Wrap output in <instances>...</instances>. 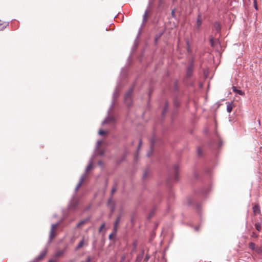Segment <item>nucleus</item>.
Wrapping results in <instances>:
<instances>
[{
	"instance_id": "obj_6",
	"label": "nucleus",
	"mask_w": 262,
	"mask_h": 262,
	"mask_svg": "<svg viewBox=\"0 0 262 262\" xmlns=\"http://www.w3.org/2000/svg\"><path fill=\"white\" fill-rule=\"evenodd\" d=\"M253 212L255 215L260 213V206L258 204H255L252 208Z\"/></svg>"
},
{
	"instance_id": "obj_33",
	"label": "nucleus",
	"mask_w": 262,
	"mask_h": 262,
	"mask_svg": "<svg viewBox=\"0 0 262 262\" xmlns=\"http://www.w3.org/2000/svg\"><path fill=\"white\" fill-rule=\"evenodd\" d=\"M149 258V256L148 255H146L145 260L147 261Z\"/></svg>"
},
{
	"instance_id": "obj_23",
	"label": "nucleus",
	"mask_w": 262,
	"mask_h": 262,
	"mask_svg": "<svg viewBox=\"0 0 262 262\" xmlns=\"http://www.w3.org/2000/svg\"><path fill=\"white\" fill-rule=\"evenodd\" d=\"M119 221H120V217H118L116 220V222L114 224V229H117V228H118V226H117V225L119 223Z\"/></svg>"
},
{
	"instance_id": "obj_5",
	"label": "nucleus",
	"mask_w": 262,
	"mask_h": 262,
	"mask_svg": "<svg viewBox=\"0 0 262 262\" xmlns=\"http://www.w3.org/2000/svg\"><path fill=\"white\" fill-rule=\"evenodd\" d=\"M47 251H48L47 248H44L41 251V252H40L39 255L37 257L36 259L37 260H40L44 258V257L46 256V254L47 253Z\"/></svg>"
},
{
	"instance_id": "obj_13",
	"label": "nucleus",
	"mask_w": 262,
	"mask_h": 262,
	"mask_svg": "<svg viewBox=\"0 0 262 262\" xmlns=\"http://www.w3.org/2000/svg\"><path fill=\"white\" fill-rule=\"evenodd\" d=\"M232 89H233V91L234 92H235V93L238 94V95H242V96H243L245 95V93L244 92H243L242 91L240 90H238L236 89V88L235 86H233L232 87Z\"/></svg>"
},
{
	"instance_id": "obj_42",
	"label": "nucleus",
	"mask_w": 262,
	"mask_h": 262,
	"mask_svg": "<svg viewBox=\"0 0 262 262\" xmlns=\"http://www.w3.org/2000/svg\"><path fill=\"white\" fill-rule=\"evenodd\" d=\"M49 262H53L52 260H50Z\"/></svg>"
},
{
	"instance_id": "obj_16",
	"label": "nucleus",
	"mask_w": 262,
	"mask_h": 262,
	"mask_svg": "<svg viewBox=\"0 0 262 262\" xmlns=\"http://www.w3.org/2000/svg\"><path fill=\"white\" fill-rule=\"evenodd\" d=\"M9 25L8 22H3L0 20V30H2L3 29L6 28L7 26Z\"/></svg>"
},
{
	"instance_id": "obj_3",
	"label": "nucleus",
	"mask_w": 262,
	"mask_h": 262,
	"mask_svg": "<svg viewBox=\"0 0 262 262\" xmlns=\"http://www.w3.org/2000/svg\"><path fill=\"white\" fill-rule=\"evenodd\" d=\"M133 91V88H130L124 96V102L127 106H131L132 104V94Z\"/></svg>"
},
{
	"instance_id": "obj_40",
	"label": "nucleus",
	"mask_w": 262,
	"mask_h": 262,
	"mask_svg": "<svg viewBox=\"0 0 262 262\" xmlns=\"http://www.w3.org/2000/svg\"><path fill=\"white\" fill-rule=\"evenodd\" d=\"M90 260V257H88V261H89Z\"/></svg>"
},
{
	"instance_id": "obj_12",
	"label": "nucleus",
	"mask_w": 262,
	"mask_h": 262,
	"mask_svg": "<svg viewBox=\"0 0 262 262\" xmlns=\"http://www.w3.org/2000/svg\"><path fill=\"white\" fill-rule=\"evenodd\" d=\"M89 220V218L81 220L80 222H79L78 223H77V228L82 227V225L85 224Z\"/></svg>"
},
{
	"instance_id": "obj_18",
	"label": "nucleus",
	"mask_w": 262,
	"mask_h": 262,
	"mask_svg": "<svg viewBox=\"0 0 262 262\" xmlns=\"http://www.w3.org/2000/svg\"><path fill=\"white\" fill-rule=\"evenodd\" d=\"M258 231H259V230H255L254 231L252 232L251 236L252 238H256L258 237Z\"/></svg>"
},
{
	"instance_id": "obj_39",
	"label": "nucleus",
	"mask_w": 262,
	"mask_h": 262,
	"mask_svg": "<svg viewBox=\"0 0 262 262\" xmlns=\"http://www.w3.org/2000/svg\"><path fill=\"white\" fill-rule=\"evenodd\" d=\"M146 176V172H145V173H144L143 177H144V178H145Z\"/></svg>"
},
{
	"instance_id": "obj_44",
	"label": "nucleus",
	"mask_w": 262,
	"mask_h": 262,
	"mask_svg": "<svg viewBox=\"0 0 262 262\" xmlns=\"http://www.w3.org/2000/svg\"><path fill=\"white\" fill-rule=\"evenodd\" d=\"M152 215V214H151L149 217H151Z\"/></svg>"
},
{
	"instance_id": "obj_22",
	"label": "nucleus",
	"mask_w": 262,
	"mask_h": 262,
	"mask_svg": "<svg viewBox=\"0 0 262 262\" xmlns=\"http://www.w3.org/2000/svg\"><path fill=\"white\" fill-rule=\"evenodd\" d=\"M116 230H114V231L113 232H112L111 234H110L109 238L111 240H112L115 238L116 235Z\"/></svg>"
},
{
	"instance_id": "obj_32",
	"label": "nucleus",
	"mask_w": 262,
	"mask_h": 262,
	"mask_svg": "<svg viewBox=\"0 0 262 262\" xmlns=\"http://www.w3.org/2000/svg\"><path fill=\"white\" fill-rule=\"evenodd\" d=\"M116 189L115 188H113L112 189V193L113 194L114 192H115L116 191Z\"/></svg>"
},
{
	"instance_id": "obj_8",
	"label": "nucleus",
	"mask_w": 262,
	"mask_h": 262,
	"mask_svg": "<svg viewBox=\"0 0 262 262\" xmlns=\"http://www.w3.org/2000/svg\"><path fill=\"white\" fill-rule=\"evenodd\" d=\"M57 230H51L50 233V237H49V242H51V241L57 235Z\"/></svg>"
},
{
	"instance_id": "obj_31",
	"label": "nucleus",
	"mask_w": 262,
	"mask_h": 262,
	"mask_svg": "<svg viewBox=\"0 0 262 262\" xmlns=\"http://www.w3.org/2000/svg\"><path fill=\"white\" fill-rule=\"evenodd\" d=\"M141 144H142V141L140 140V142H139V146H138V150H139V149H140V147H141Z\"/></svg>"
},
{
	"instance_id": "obj_7",
	"label": "nucleus",
	"mask_w": 262,
	"mask_h": 262,
	"mask_svg": "<svg viewBox=\"0 0 262 262\" xmlns=\"http://www.w3.org/2000/svg\"><path fill=\"white\" fill-rule=\"evenodd\" d=\"M193 73V70H192V65H190L187 69V72H186V75L188 78L190 77Z\"/></svg>"
},
{
	"instance_id": "obj_20",
	"label": "nucleus",
	"mask_w": 262,
	"mask_h": 262,
	"mask_svg": "<svg viewBox=\"0 0 262 262\" xmlns=\"http://www.w3.org/2000/svg\"><path fill=\"white\" fill-rule=\"evenodd\" d=\"M148 15V10H146L143 16V24L147 20V15Z\"/></svg>"
},
{
	"instance_id": "obj_38",
	"label": "nucleus",
	"mask_w": 262,
	"mask_h": 262,
	"mask_svg": "<svg viewBox=\"0 0 262 262\" xmlns=\"http://www.w3.org/2000/svg\"><path fill=\"white\" fill-rule=\"evenodd\" d=\"M171 14H172V15L173 16L174 15V10L172 11L171 12Z\"/></svg>"
},
{
	"instance_id": "obj_29",
	"label": "nucleus",
	"mask_w": 262,
	"mask_h": 262,
	"mask_svg": "<svg viewBox=\"0 0 262 262\" xmlns=\"http://www.w3.org/2000/svg\"><path fill=\"white\" fill-rule=\"evenodd\" d=\"M75 207H76V205L75 204H73V201H71V203H70V207L74 208Z\"/></svg>"
},
{
	"instance_id": "obj_4",
	"label": "nucleus",
	"mask_w": 262,
	"mask_h": 262,
	"mask_svg": "<svg viewBox=\"0 0 262 262\" xmlns=\"http://www.w3.org/2000/svg\"><path fill=\"white\" fill-rule=\"evenodd\" d=\"M102 142V141L98 140L97 142L96 145L95 151V152L96 153V154H97L98 155H102L103 154V151H98V149H99L100 145L101 144Z\"/></svg>"
},
{
	"instance_id": "obj_24",
	"label": "nucleus",
	"mask_w": 262,
	"mask_h": 262,
	"mask_svg": "<svg viewBox=\"0 0 262 262\" xmlns=\"http://www.w3.org/2000/svg\"><path fill=\"white\" fill-rule=\"evenodd\" d=\"M249 247L251 250H255V244L251 242L249 244Z\"/></svg>"
},
{
	"instance_id": "obj_15",
	"label": "nucleus",
	"mask_w": 262,
	"mask_h": 262,
	"mask_svg": "<svg viewBox=\"0 0 262 262\" xmlns=\"http://www.w3.org/2000/svg\"><path fill=\"white\" fill-rule=\"evenodd\" d=\"M214 29L217 31H220L221 29V27L220 23L217 21H215L213 25Z\"/></svg>"
},
{
	"instance_id": "obj_43",
	"label": "nucleus",
	"mask_w": 262,
	"mask_h": 262,
	"mask_svg": "<svg viewBox=\"0 0 262 262\" xmlns=\"http://www.w3.org/2000/svg\"><path fill=\"white\" fill-rule=\"evenodd\" d=\"M150 4H151V2H149V4L150 5Z\"/></svg>"
},
{
	"instance_id": "obj_17",
	"label": "nucleus",
	"mask_w": 262,
	"mask_h": 262,
	"mask_svg": "<svg viewBox=\"0 0 262 262\" xmlns=\"http://www.w3.org/2000/svg\"><path fill=\"white\" fill-rule=\"evenodd\" d=\"M64 250H58L57 251L55 254V256L56 257H59L61 256H62L63 253H64Z\"/></svg>"
},
{
	"instance_id": "obj_41",
	"label": "nucleus",
	"mask_w": 262,
	"mask_h": 262,
	"mask_svg": "<svg viewBox=\"0 0 262 262\" xmlns=\"http://www.w3.org/2000/svg\"><path fill=\"white\" fill-rule=\"evenodd\" d=\"M256 250V251L258 252V251H259V249H256V250Z\"/></svg>"
},
{
	"instance_id": "obj_37",
	"label": "nucleus",
	"mask_w": 262,
	"mask_h": 262,
	"mask_svg": "<svg viewBox=\"0 0 262 262\" xmlns=\"http://www.w3.org/2000/svg\"><path fill=\"white\" fill-rule=\"evenodd\" d=\"M255 225H256V228H257V229H258V228L259 227H258V225L257 224H255Z\"/></svg>"
},
{
	"instance_id": "obj_35",
	"label": "nucleus",
	"mask_w": 262,
	"mask_h": 262,
	"mask_svg": "<svg viewBox=\"0 0 262 262\" xmlns=\"http://www.w3.org/2000/svg\"><path fill=\"white\" fill-rule=\"evenodd\" d=\"M198 154H200V153H201V151H200V148H198Z\"/></svg>"
},
{
	"instance_id": "obj_14",
	"label": "nucleus",
	"mask_w": 262,
	"mask_h": 262,
	"mask_svg": "<svg viewBox=\"0 0 262 262\" xmlns=\"http://www.w3.org/2000/svg\"><path fill=\"white\" fill-rule=\"evenodd\" d=\"M201 24H202V18H201V16L200 15H199L198 16V18H197V21H196V27L198 28V29H199L200 27H201Z\"/></svg>"
},
{
	"instance_id": "obj_1",
	"label": "nucleus",
	"mask_w": 262,
	"mask_h": 262,
	"mask_svg": "<svg viewBox=\"0 0 262 262\" xmlns=\"http://www.w3.org/2000/svg\"><path fill=\"white\" fill-rule=\"evenodd\" d=\"M119 90L118 89V88H116L113 93L112 104L107 112V117L102 122V124L105 123H109L110 122H113L115 121V118L113 116H111V111H112V110L113 109L115 100L119 96Z\"/></svg>"
},
{
	"instance_id": "obj_36",
	"label": "nucleus",
	"mask_w": 262,
	"mask_h": 262,
	"mask_svg": "<svg viewBox=\"0 0 262 262\" xmlns=\"http://www.w3.org/2000/svg\"><path fill=\"white\" fill-rule=\"evenodd\" d=\"M99 165L101 166L102 165V162L101 161H99Z\"/></svg>"
},
{
	"instance_id": "obj_26",
	"label": "nucleus",
	"mask_w": 262,
	"mask_h": 262,
	"mask_svg": "<svg viewBox=\"0 0 262 262\" xmlns=\"http://www.w3.org/2000/svg\"><path fill=\"white\" fill-rule=\"evenodd\" d=\"M167 108H168V103L166 102L165 103V107L162 112V115H164V114L166 113Z\"/></svg>"
},
{
	"instance_id": "obj_11",
	"label": "nucleus",
	"mask_w": 262,
	"mask_h": 262,
	"mask_svg": "<svg viewBox=\"0 0 262 262\" xmlns=\"http://www.w3.org/2000/svg\"><path fill=\"white\" fill-rule=\"evenodd\" d=\"M227 111L228 112V113H230L232 109H233V102H227Z\"/></svg>"
},
{
	"instance_id": "obj_30",
	"label": "nucleus",
	"mask_w": 262,
	"mask_h": 262,
	"mask_svg": "<svg viewBox=\"0 0 262 262\" xmlns=\"http://www.w3.org/2000/svg\"><path fill=\"white\" fill-rule=\"evenodd\" d=\"M104 227V225L102 224L100 226L99 229H100V230L103 229Z\"/></svg>"
},
{
	"instance_id": "obj_2",
	"label": "nucleus",
	"mask_w": 262,
	"mask_h": 262,
	"mask_svg": "<svg viewBox=\"0 0 262 262\" xmlns=\"http://www.w3.org/2000/svg\"><path fill=\"white\" fill-rule=\"evenodd\" d=\"M93 158H92L90 160L89 163L88 165L87 166V167H86V169H85V173H84L82 176H81V177H80V179L79 180V181L78 183L77 184V186H76V187L75 188V192L79 189V188H80V187L82 185L83 182L84 181V180L85 179V178L86 173L89 170H90L92 168V165H93Z\"/></svg>"
},
{
	"instance_id": "obj_19",
	"label": "nucleus",
	"mask_w": 262,
	"mask_h": 262,
	"mask_svg": "<svg viewBox=\"0 0 262 262\" xmlns=\"http://www.w3.org/2000/svg\"><path fill=\"white\" fill-rule=\"evenodd\" d=\"M107 205L110 207V208L111 209V211H113V210L114 209V205L112 202V200L111 199H110L108 200V203H107Z\"/></svg>"
},
{
	"instance_id": "obj_28",
	"label": "nucleus",
	"mask_w": 262,
	"mask_h": 262,
	"mask_svg": "<svg viewBox=\"0 0 262 262\" xmlns=\"http://www.w3.org/2000/svg\"><path fill=\"white\" fill-rule=\"evenodd\" d=\"M105 134V132L103 130H101V129H100L99 131V134L101 136H102L103 135H104Z\"/></svg>"
},
{
	"instance_id": "obj_10",
	"label": "nucleus",
	"mask_w": 262,
	"mask_h": 262,
	"mask_svg": "<svg viewBox=\"0 0 262 262\" xmlns=\"http://www.w3.org/2000/svg\"><path fill=\"white\" fill-rule=\"evenodd\" d=\"M173 170H174V176L173 179L174 181H177L178 180V166L174 165L173 167Z\"/></svg>"
},
{
	"instance_id": "obj_34",
	"label": "nucleus",
	"mask_w": 262,
	"mask_h": 262,
	"mask_svg": "<svg viewBox=\"0 0 262 262\" xmlns=\"http://www.w3.org/2000/svg\"><path fill=\"white\" fill-rule=\"evenodd\" d=\"M210 43H211V46H213V39H210Z\"/></svg>"
},
{
	"instance_id": "obj_21",
	"label": "nucleus",
	"mask_w": 262,
	"mask_h": 262,
	"mask_svg": "<svg viewBox=\"0 0 262 262\" xmlns=\"http://www.w3.org/2000/svg\"><path fill=\"white\" fill-rule=\"evenodd\" d=\"M143 256V251H142V252L141 254H139L138 255V256L137 257V261L138 262H140L142 259Z\"/></svg>"
},
{
	"instance_id": "obj_9",
	"label": "nucleus",
	"mask_w": 262,
	"mask_h": 262,
	"mask_svg": "<svg viewBox=\"0 0 262 262\" xmlns=\"http://www.w3.org/2000/svg\"><path fill=\"white\" fill-rule=\"evenodd\" d=\"M85 243H86V241L85 240L84 238H83V239L78 243L75 249L78 250L81 248L83 246Z\"/></svg>"
},
{
	"instance_id": "obj_27",
	"label": "nucleus",
	"mask_w": 262,
	"mask_h": 262,
	"mask_svg": "<svg viewBox=\"0 0 262 262\" xmlns=\"http://www.w3.org/2000/svg\"><path fill=\"white\" fill-rule=\"evenodd\" d=\"M58 225V223L52 224L51 226V229H55Z\"/></svg>"
},
{
	"instance_id": "obj_25",
	"label": "nucleus",
	"mask_w": 262,
	"mask_h": 262,
	"mask_svg": "<svg viewBox=\"0 0 262 262\" xmlns=\"http://www.w3.org/2000/svg\"><path fill=\"white\" fill-rule=\"evenodd\" d=\"M153 144H154V143L152 142V143H151V149H150V150L149 152H148V153L147 154V157H150V155H151L152 154V146H153Z\"/></svg>"
}]
</instances>
